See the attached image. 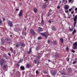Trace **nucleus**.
Instances as JSON below:
<instances>
[{"label":"nucleus","instance_id":"nucleus-1","mask_svg":"<svg viewBox=\"0 0 77 77\" xmlns=\"http://www.w3.org/2000/svg\"><path fill=\"white\" fill-rule=\"evenodd\" d=\"M75 15L73 14V17L74 22V27H75L76 26V24L77 23V15H76L75 16Z\"/></svg>","mask_w":77,"mask_h":77},{"label":"nucleus","instance_id":"nucleus-2","mask_svg":"<svg viewBox=\"0 0 77 77\" xmlns=\"http://www.w3.org/2000/svg\"><path fill=\"white\" fill-rule=\"evenodd\" d=\"M41 57V56L40 55L38 56L37 57L36 60H34V62H35V63H37V62L38 63V64L39 63V60L40 59V58Z\"/></svg>","mask_w":77,"mask_h":77},{"label":"nucleus","instance_id":"nucleus-3","mask_svg":"<svg viewBox=\"0 0 77 77\" xmlns=\"http://www.w3.org/2000/svg\"><path fill=\"white\" fill-rule=\"evenodd\" d=\"M0 63L1 66H3V65L4 63H6V61L4 59H2L0 61Z\"/></svg>","mask_w":77,"mask_h":77},{"label":"nucleus","instance_id":"nucleus-4","mask_svg":"<svg viewBox=\"0 0 77 77\" xmlns=\"http://www.w3.org/2000/svg\"><path fill=\"white\" fill-rule=\"evenodd\" d=\"M72 48L74 50H75L77 48V42H76L73 44Z\"/></svg>","mask_w":77,"mask_h":77},{"label":"nucleus","instance_id":"nucleus-5","mask_svg":"<svg viewBox=\"0 0 77 77\" xmlns=\"http://www.w3.org/2000/svg\"><path fill=\"white\" fill-rule=\"evenodd\" d=\"M41 35H42V36L45 37V38H47V36L50 35V34L48 33V32L46 33L45 34L43 33H41Z\"/></svg>","mask_w":77,"mask_h":77},{"label":"nucleus","instance_id":"nucleus-6","mask_svg":"<svg viewBox=\"0 0 77 77\" xmlns=\"http://www.w3.org/2000/svg\"><path fill=\"white\" fill-rule=\"evenodd\" d=\"M23 15V10H20V11L19 14V17H21V16H22V15Z\"/></svg>","mask_w":77,"mask_h":77},{"label":"nucleus","instance_id":"nucleus-7","mask_svg":"<svg viewBox=\"0 0 77 77\" xmlns=\"http://www.w3.org/2000/svg\"><path fill=\"white\" fill-rule=\"evenodd\" d=\"M19 45L21 47H24V46H25V44H24V43L20 42L19 44Z\"/></svg>","mask_w":77,"mask_h":77},{"label":"nucleus","instance_id":"nucleus-8","mask_svg":"<svg viewBox=\"0 0 77 77\" xmlns=\"http://www.w3.org/2000/svg\"><path fill=\"white\" fill-rule=\"evenodd\" d=\"M64 8L65 9H68L69 8V7L68 5H64Z\"/></svg>","mask_w":77,"mask_h":77},{"label":"nucleus","instance_id":"nucleus-9","mask_svg":"<svg viewBox=\"0 0 77 77\" xmlns=\"http://www.w3.org/2000/svg\"><path fill=\"white\" fill-rule=\"evenodd\" d=\"M30 32L32 34V35H34L35 34V32H34V31L32 29H30Z\"/></svg>","mask_w":77,"mask_h":77},{"label":"nucleus","instance_id":"nucleus-10","mask_svg":"<svg viewBox=\"0 0 77 77\" xmlns=\"http://www.w3.org/2000/svg\"><path fill=\"white\" fill-rule=\"evenodd\" d=\"M60 57V56L59 55V54H56L55 55V57H56V58H57V59H58L59 57Z\"/></svg>","mask_w":77,"mask_h":77},{"label":"nucleus","instance_id":"nucleus-11","mask_svg":"<svg viewBox=\"0 0 77 77\" xmlns=\"http://www.w3.org/2000/svg\"><path fill=\"white\" fill-rule=\"evenodd\" d=\"M38 30L39 32H42V31H43V29L41 27H39L38 28Z\"/></svg>","mask_w":77,"mask_h":77},{"label":"nucleus","instance_id":"nucleus-12","mask_svg":"<svg viewBox=\"0 0 77 77\" xmlns=\"http://www.w3.org/2000/svg\"><path fill=\"white\" fill-rule=\"evenodd\" d=\"M8 24L10 26L12 27V26H13V25L12 24V22H11V21H9L8 23Z\"/></svg>","mask_w":77,"mask_h":77},{"label":"nucleus","instance_id":"nucleus-13","mask_svg":"<svg viewBox=\"0 0 77 77\" xmlns=\"http://www.w3.org/2000/svg\"><path fill=\"white\" fill-rule=\"evenodd\" d=\"M69 29L70 31H73V30H74V27H72L71 28H70V27H69Z\"/></svg>","mask_w":77,"mask_h":77},{"label":"nucleus","instance_id":"nucleus-14","mask_svg":"<svg viewBox=\"0 0 77 77\" xmlns=\"http://www.w3.org/2000/svg\"><path fill=\"white\" fill-rule=\"evenodd\" d=\"M56 73H57L56 72V71L54 70L52 74V75H55V74H56Z\"/></svg>","mask_w":77,"mask_h":77},{"label":"nucleus","instance_id":"nucleus-15","mask_svg":"<svg viewBox=\"0 0 77 77\" xmlns=\"http://www.w3.org/2000/svg\"><path fill=\"white\" fill-rule=\"evenodd\" d=\"M34 12L36 14V12H37V11H38V10H37V8H35L34 9Z\"/></svg>","mask_w":77,"mask_h":77},{"label":"nucleus","instance_id":"nucleus-16","mask_svg":"<svg viewBox=\"0 0 77 77\" xmlns=\"http://www.w3.org/2000/svg\"><path fill=\"white\" fill-rule=\"evenodd\" d=\"M39 48H40V46L39 45L38 46V47H36V48L37 51L39 50Z\"/></svg>","mask_w":77,"mask_h":77},{"label":"nucleus","instance_id":"nucleus-17","mask_svg":"<svg viewBox=\"0 0 77 77\" xmlns=\"http://www.w3.org/2000/svg\"><path fill=\"white\" fill-rule=\"evenodd\" d=\"M32 52V48H29V51H28L27 52L28 54H30Z\"/></svg>","mask_w":77,"mask_h":77},{"label":"nucleus","instance_id":"nucleus-18","mask_svg":"<svg viewBox=\"0 0 77 77\" xmlns=\"http://www.w3.org/2000/svg\"><path fill=\"white\" fill-rule=\"evenodd\" d=\"M42 20L41 21V24H42V25H44V20H43V19L42 18Z\"/></svg>","mask_w":77,"mask_h":77},{"label":"nucleus","instance_id":"nucleus-19","mask_svg":"<svg viewBox=\"0 0 77 77\" xmlns=\"http://www.w3.org/2000/svg\"><path fill=\"white\" fill-rule=\"evenodd\" d=\"M60 41L61 43L63 44V38H60Z\"/></svg>","mask_w":77,"mask_h":77},{"label":"nucleus","instance_id":"nucleus-20","mask_svg":"<svg viewBox=\"0 0 77 77\" xmlns=\"http://www.w3.org/2000/svg\"><path fill=\"white\" fill-rule=\"evenodd\" d=\"M30 66V64H27L26 65V67L27 68H29Z\"/></svg>","mask_w":77,"mask_h":77},{"label":"nucleus","instance_id":"nucleus-21","mask_svg":"<svg viewBox=\"0 0 77 77\" xmlns=\"http://www.w3.org/2000/svg\"><path fill=\"white\" fill-rule=\"evenodd\" d=\"M20 69L21 70H24V67L23 66H21L20 67Z\"/></svg>","mask_w":77,"mask_h":77},{"label":"nucleus","instance_id":"nucleus-22","mask_svg":"<svg viewBox=\"0 0 77 77\" xmlns=\"http://www.w3.org/2000/svg\"><path fill=\"white\" fill-rule=\"evenodd\" d=\"M53 44L54 45H56V44H57V42L56 41H54L53 42Z\"/></svg>","mask_w":77,"mask_h":77},{"label":"nucleus","instance_id":"nucleus-23","mask_svg":"<svg viewBox=\"0 0 77 77\" xmlns=\"http://www.w3.org/2000/svg\"><path fill=\"white\" fill-rule=\"evenodd\" d=\"M63 2L65 4H66V3H67V0H63Z\"/></svg>","mask_w":77,"mask_h":77},{"label":"nucleus","instance_id":"nucleus-24","mask_svg":"<svg viewBox=\"0 0 77 77\" xmlns=\"http://www.w3.org/2000/svg\"><path fill=\"white\" fill-rule=\"evenodd\" d=\"M52 29L53 30H56V28L54 26H53L52 27Z\"/></svg>","mask_w":77,"mask_h":77},{"label":"nucleus","instance_id":"nucleus-25","mask_svg":"<svg viewBox=\"0 0 77 77\" xmlns=\"http://www.w3.org/2000/svg\"><path fill=\"white\" fill-rule=\"evenodd\" d=\"M75 32H76V30H75V29H74L72 32L73 35H74Z\"/></svg>","mask_w":77,"mask_h":77},{"label":"nucleus","instance_id":"nucleus-26","mask_svg":"<svg viewBox=\"0 0 77 77\" xmlns=\"http://www.w3.org/2000/svg\"><path fill=\"white\" fill-rule=\"evenodd\" d=\"M22 34L23 35H27V32H22Z\"/></svg>","mask_w":77,"mask_h":77},{"label":"nucleus","instance_id":"nucleus-27","mask_svg":"<svg viewBox=\"0 0 77 77\" xmlns=\"http://www.w3.org/2000/svg\"><path fill=\"white\" fill-rule=\"evenodd\" d=\"M23 59H20V60H19V61L18 62V63H21V61H23Z\"/></svg>","mask_w":77,"mask_h":77},{"label":"nucleus","instance_id":"nucleus-28","mask_svg":"<svg viewBox=\"0 0 77 77\" xmlns=\"http://www.w3.org/2000/svg\"><path fill=\"white\" fill-rule=\"evenodd\" d=\"M38 39L39 40L41 39H42V37L39 36L38 37Z\"/></svg>","mask_w":77,"mask_h":77},{"label":"nucleus","instance_id":"nucleus-29","mask_svg":"<svg viewBox=\"0 0 77 77\" xmlns=\"http://www.w3.org/2000/svg\"><path fill=\"white\" fill-rule=\"evenodd\" d=\"M77 63V61H74L72 62L73 64H75V63Z\"/></svg>","mask_w":77,"mask_h":77},{"label":"nucleus","instance_id":"nucleus-30","mask_svg":"<svg viewBox=\"0 0 77 77\" xmlns=\"http://www.w3.org/2000/svg\"><path fill=\"white\" fill-rule=\"evenodd\" d=\"M47 6V5H44L43 6H42L43 8H45Z\"/></svg>","mask_w":77,"mask_h":77},{"label":"nucleus","instance_id":"nucleus-31","mask_svg":"<svg viewBox=\"0 0 77 77\" xmlns=\"http://www.w3.org/2000/svg\"><path fill=\"white\" fill-rule=\"evenodd\" d=\"M66 50L67 51H68L69 50V48H68V47H66Z\"/></svg>","mask_w":77,"mask_h":77},{"label":"nucleus","instance_id":"nucleus-32","mask_svg":"<svg viewBox=\"0 0 77 77\" xmlns=\"http://www.w3.org/2000/svg\"><path fill=\"white\" fill-rule=\"evenodd\" d=\"M10 50L11 51V52H12L13 50H12V47L10 48Z\"/></svg>","mask_w":77,"mask_h":77},{"label":"nucleus","instance_id":"nucleus-33","mask_svg":"<svg viewBox=\"0 0 77 77\" xmlns=\"http://www.w3.org/2000/svg\"><path fill=\"white\" fill-rule=\"evenodd\" d=\"M6 67H7L6 65H4L3 66V68H6Z\"/></svg>","mask_w":77,"mask_h":77},{"label":"nucleus","instance_id":"nucleus-34","mask_svg":"<svg viewBox=\"0 0 77 77\" xmlns=\"http://www.w3.org/2000/svg\"><path fill=\"white\" fill-rule=\"evenodd\" d=\"M36 74H39V72H38V70L36 71Z\"/></svg>","mask_w":77,"mask_h":77},{"label":"nucleus","instance_id":"nucleus-35","mask_svg":"<svg viewBox=\"0 0 77 77\" xmlns=\"http://www.w3.org/2000/svg\"><path fill=\"white\" fill-rule=\"evenodd\" d=\"M2 24V21L1 19L0 20V24Z\"/></svg>","mask_w":77,"mask_h":77},{"label":"nucleus","instance_id":"nucleus-36","mask_svg":"<svg viewBox=\"0 0 77 77\" xmlns=\"http://www.w3.org/2000/svg\"><path fill=\"white\" fill-rule=\"evenodd\" d=\"M57 9H60V6L58 5L57 6Z\"/></svg>","mask_w":77,"mask_h":77},{"label":"nucleus","instance_id":"nucleus-37","mask_svg":"<svg viewBox=\"0 0 77 77\" xmlns=\"http://www.w3.org/2000/svg\"><path fill=\"white\" fill-rule=\"evenodd\" d=\"M13 54H15L16 53L15 51H14L13 52Z\"/></svg>","mask_w":77,"mask_h":77},{"label":"nucleus","instance_id":"nucleus-38","mask_svg":"<svg viewBox=\"0 0 77 77\" xmlns=\"http://www.w3.org/2000/svg\"><path fill=\"white\" fill-rule=\"evenodd\" d=\"M74 11H72L71 12V14H74Z\"/></svg>","mask_w":77,"mask_h":77},{"label":"nucleus","instance_id":"nucleus-39","mask_svg":"<svg viewBox=\"0 0 77 77\" xmlns=\"http://www.w3.org/2000/svg\"><path fill=\"white\" fill-rule=\"evenodd\" d=\"M16 47L18 48V44H17V45H16Z\"/></svg>","mask_w":77,"mask_h":77},{"label":"nucleus","instance_id":"nucleus-40","mask_svg":"<svg viewBox=\"0 0 77 77\" xmlns=\"http://www.w3.org/2000/svg\"><path fill=\"white\" fill-rule=\"evenodd\" d=\"M72 52L73 53H75V51L74 50H72Z\"/></svg>","mask_w":77,"mask_h":77},{"label":"nucleus","instance_id":"nucleus-41","mask_svg":"<svg viewBox=\"0 0 77 77\" xmlns=\"http://www.w3.org/2000/svg\"><path fill=\"white\" fill-rule=\"evenodd\" d=\"M16 66H17L18 67L20 66V65H19V64H17L16 65Z\"/></svg>","mask_w":77,"mask_h":77},{"label":"nucleus","instance_id":"nucleus-42","mask_svg":"<svg viewBox=\"0 0 77 77\" xmlns=\"http://www.w3.org/2000/svg\"><path fill=\"white\" fill-rule=\"evenodd\" d=\"M72 10V8H70L69 9V11H70V12H71Z\"/></svg>","mask_w":77,"mask_h":77},{"label":"nucleus","instance_id":"nucleus-43","mask_svg":"<svg viewBox=\"0 0 77 77\" xmlns=\"http://www.w3.org/2000/svg\"><path fill=\"white\" fill-rule=\"evenodd\" d=\"M66 13H68V10L65 11Z\"/></svg>","mask_w":77,"mask_h":77},{"label":"nucleus","instance_id":"nucleus-44","mask_svg":"<svg viewBox=\"0 0 77 77\" xmlns=\"http://www.w3.org/2000/svg\"><path fill=\"white\" fill-rule=\"evenodd\" d=\"M8 55H9L10 56H11V54L10 53H8Z\"/></svg>","mask_w":77,"mask_h":77},{"label":"nucleus","instance_id":"nucleus-45","mask_svg":"<svg viewBox=\"0 0 77 77\" xmlns=\"http://www.w3.org/2000/svg\"><path fill=\"white\" fill-rule=\"evenodd\" d=\"M48 22L49 23H51V20H49Z\"/></svg>","mask_w":77,"mask_h":77},{"label":"nucleus","instance_id":"nucleus-46","mask_svg":"<svg viewBox=\"0 0 77 77\" xmlns=\"http://www.w3.org/2000/svg\"><path fill=\"white\" fill-rule=\"evenodd\" d=\"M3 56L4 57H6V55L5 54H4L3 55Z\"/></svg>","mask_w":77,"mask_h":77},{"label":"nucleus","instance_id":"nucleus-47","mask_svg":"<svg viewBox=\"0 0 77 77\" xmlns=\"http://www.w3.org/2000/svg\"><path fill=\"white\" fill-rule=\"evenodd\" d=\"M13 72H15V69H14L13 70Z\"/></svg>","mask_w":77,"mask_h":77},{"label":"nucleus","instance_id":"nucleus-48","mask_svg":"<svg viewBox=\"0 0 77 77\" xmlns=\"http://www.w3.org/2000/svg\"><path fill=\"white\" fill-rule=\"evenodd\" d=\"M2 18L3 19V21H4L5 20V18L2 17Z\"/></svg>","mask_w":77,"mask_h":77},{"label":"nucleus","instance_id":"nucleus-49","mask_svg":"<svg viewBox=\"0 0 77 77\" xmlns=\"http://www.w3.org/2000/svg\"><path fill=\"white\" fill-rule=\"evenodd\" d=\"M75 11H77V8H75Z\"/></svg>","mask_w":77,"mask_h":77},{"label":"nucleus","instance_id":"nucleus-50","mask_svg":"<svg viewBox=\"0 0 77 77\" xmlns=\"http://www.w3.org/2000/svg\"><path fill=\"white\" fill-rule=\"evenodd\" d=\"M50 41L49 40H48V43H50Z\"/></svg>","mask_w":77,"mask_h":77},{"label":"nucleus","instance_id":"nucleus-51","mask_svg":"<svg viewBox=\"0 0 77 77\" xmlns=\"http://www.w3.org/2000/svg\"><path fill=\"white\" fill-rule=\"evenodd\" d=\"M16 11H18V9H16Z\"/></svg>","mask_w":77,"mask_h":77},{"label":"nucleus","instance_id":"nucleus-52","mask_svg":"<svg viewBox=\"0 0 77 77\" xmlns=\"http://www.w3.org/2000/svg\"><path fill=\"white\" fill-rule=\"evenodd\" d=\"M20 29H18V30H17V32H18V31H20Z\"/></svg>","mask_w":77,"mask_h":77},{"label":"nucleus","instance_id":"nucleus-53","mask_svg":"<svg viewBox=\"0 0 77 77\" xmlns=\"http://www.w3.org/2000/svg\"><path fill=\"white\" fill-rule=\"evenodd\" d=\"M77 58H75V61H77Z\"/></svg>","mask_w":77,"mask_h":77},{"label":"nucleus","instance_id":"nucleus-54","mask_svg":"<svg viewBox=\"0 0 77 77\" xmlns=\"http://www.w3.org/2000/svg\"><path fill=\"white\" fill-rule=\"evenodd\" d=\"M45 2H47L48 0H44Z\"/></svg>","mask_w":77,"mask_h":77},{"label":"nucleus","instance_id":"nucleus-55","mask_svg":"<svg viewBox=\"0 0 77 77\" xmlns=\"http://www.w3.org/2000/svg\"><path fill=\"white\" fill-rule=\"evenodd\" d=\"M50 15V14H48V17H49Z\"/></svg>","mask_w":77,"mask_h":77},{"label":"nucleus","instance_id":"nucleus-56","mask_svg":"<svg viewBox=\"0 0 77 77\" xmlns=\"http://www.w3.org/2000/svg\"><path fill=\"white\" fill-rule=\"evenodd\" d=\"M72 0H69V2H71V1H72Z\"/></svg>","mask_w":77,"mask_h":77},{"label":"nucleus","instance_id":"nucleus-57","mask_svg":"<svg viewBox=\"0 0 77 77\" xmlns=\"http://www.w3.org/2000/svg\"><path fill=\"white\" fill-rule=\"evenodd\" d=\"M6 40L7 41H8L9 39L8 38H7Z\"/></svg>","mask_w":77,"mask_h":77},{"label":"nucleus","instance_id":"nucleus-58","mask_svg":"<svg viewBox=\"0 0 77 77\" xmlns=\"http://www.w3.org/2000/svg\"><path fill=\"white\" fill-rule=\"evenodd\" d=\"M48 62H50V60H48Z\"/></svg>","mask_w":77,"mask_h":77},{"label":"nucleus","instance_id":"nucleus-59","mask_svg":"<svg viewBox=\"0 0 77 77\" xmlns=\"http://www.w3.org/2000/svg\"><path fill=\"white\" fill-rule=\"evenodd\" d=\"M67 61H69V59L68 58L67 60Z\"/></svg>","mask_w":77,"mask_h":77},{"label":"nucleus","instance_id":"nucleus-60","mask_svg":"<svg viewBox=\"0 0 77 77\" xmlns=\"http://www.w3.org/2000/svg\"><path fill=\"white\" fill-rule=\"evenodd\" d=\"M2 44H4V43H3V42H2Z\"/></svg>","mask_w":77,"mask_h":77},{"label":"nucleus","instance_id":"nucleus-61","mask_svg":"<svg viewBox=\"0 0 77 77\" xmlns=\"http://www.w3.org/2000/svg\"><path fill=\"white\" fill-rule=\"evenodd\" d=\"M10 36L11 37H12V35H10Z\"/></svg>","mask_w":77,"mask_h":77},{"label":"nucleus","instance_id":"nucleus-62","mask_svg":"<svg viewBox=\"0 0 77 77\" xmlns=\"http://www.w3.org/2000/svg\"><path fill=\"white\" fill-rule=\"evenodd\" d=\"M64 18H66V17H64Z\"/></svg>","mask_w":77,"mask_h":77},{"label":"nucleus","instance_id":"nucleus-63","mask_svg":"<svg viewBox=\"0 0 77 77\" xmlns=\"http://www.w3.org/2000/svg\"><path fill=\"white\" fill-rule=\"evenodd\" d=\"M25 30H26V28H25Z\"/></svg>","mask_w":77,"mask_h":77},{"label":"nucleus","instance_id":"nucleus-64","mask_svg":"<svg viewBox=\"0 0 77 77\" xmlns=\"http://www.w3.org/2000/svg\"><path fill=\"white\" fill-rule=\"evenodd\" d=\"M52 1H53V0H52Z\"/></svg>","mask_w":77,"mask_h":77}]
</instances>
